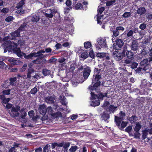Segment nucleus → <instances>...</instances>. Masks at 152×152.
<instances>
[{
  "label": "nucleus",
  "mask_w": 152,
  "mask_h": 152,
  "mask_svg": "<svg viewBox=\"0 0 152 152\" xmlns=\"http://www.w3.org/2000/svg\"><path fill=\"white\" fill-rule=\"evenodd\" d=\"M101 77L100 69L95 68L92 80V84L89 86V89L92 91L95 90L97 92L99 91V87L101 85L100 80Z\"/></svg>",
  "instance_id": "f257e3e1"
},
{
  "label": "nucleus",
  "mask_w": 152,
  "mask_h": 152,
  "mask_svg": "<svg viewBox=\"0 0 152 152\" xmlns=\"http://www.w3.org/2000/svg\"><path fill=\"white\" fill-rule=\"evenodd\" d=\"M119 50L120 51H115L113 53V56L115 57V59L118 61L120 60L125 57L126 53L128 51L127 47L126 45L124 46Z\"/></svg>",
  "instance_id": "f03ea898"
},
{
  "label": "nucleus",
  "mask_w": 152,
  "mask_h": 152,
  "mask_svg": "<svg viewBox=\"0 0 152 152\" xmlns=\"http://www.w3.org/2000/svg\"><path fill=\"white\" fill-rule=\"evenodd\" d=\"M18 45L16 42L10 41V51L12 50L13 53L16 54L19 57L22 58V55L21 50L19 48H18Z\"/></svg>",
  "instance_id": "7ed1b4c3"
},
{
  "label": "nucleus",
  "mask_w": 152,
  "mask_h": 152,
  "mask_svg": "<svg viewBox=\"0 0 152 152\" xmlns=\"http://www.w3.org/2000/svg\"><path fill=\"white\" fill-rule=\"evenodd\" d=\"M91 105L95 107L99 106L100 104L99 100H98L97 95L93 92L91 93Z\"/></svg>",
  "instance_id": "20e7f679"
},
{
  "label": "nucleus",
  "mask_w": 152,
  "mask_h": 152,
  "mask_svg": "<svg viewBox=\"0 0 152 152\" xmlns=\"http://www.w3.org/2000/svg\"><path fill=\"white\" fill-rule=\"evenodd\" d=\"M124 44L123 40L119 38L115 40V43L113 45L114 49L117 50H119L121 48Z\"/></svg>",
  "instance_id": "39448f33"
},
{
  "label": "nucleus",
  "mask_w": 152,
  "mask_h": 152,
  "mask_svg": "<svg viewBox=\"0 0 152 152\" xmlns=\"http://www.w3.org/2000/svg\"><path fill=\"white\" fill-rule=\"evenodd\" d=\"M9 39V37L7 36L5 37L3 39L4 41H5L3 44L4 53H6L7 51L10 52V42L9 40H8Z\"/></svg>",
  "instance_id": "423d86ee"
},
{
  "label": "nucleus",
  "mask_w": 152,
  "mask_h": 152,
  "mask_svg": "<svg viewBox=\"0 0 152 152\" xmlns=\"http://www.w3.org/2000/svg\"><path fill=\"white\" fill-rule=\"evenodd\" d=\"M0 97L1 100H2V103L3 104L4 106L8 109V113L10 112V104L8 102L10 100L9 98H6L5 95H0Z\"/></svg>",
  "instance_id": "0eeeda50"
},
{
  "label": "nucleus",
  "mask_w": 152,
  "mask_h": 152,
  "mask_svg": "<svg viewBox=\"0 0 152 152\" xmlns=\"http://www.w3.org/2000/svg\"><path fill=\"white\" fill-rule=\"evenodd\" d=\"M20 107L18 105L16 106L15 107H12L11 109L12 116L13 117L18 116L20 113L18 111L20 110Z\"/></svg>",
  "instance_id": "6e6552de"
},
{
  "label": "nucleus",
  "mask_w": 152,
  "mask_h": 152,
  "mask_svg": "<svg viewBox=\"0 0 152 152\" xmlns=\"http://www.w3.org/2000/svg\"><path fill=\"white\" fill-rule=\"evenodd\" d=\"M98 43L99 46H97L96 48L100 49L101 48H105L107 47V43L105 39L103 38L99 39L98 41Z\"/></svg>",
  "instance_id": "1a4fd4ad"
},
{
  "label": "nucleus",
  "mask_w": 152,
  "mask_h": 152,
  "mask_svg": "<svg viewBox=\"0 0 152 152\" xmlns=\"http://www.w3.org/2000/svg\"><path fill=\"white\" fill-rule=\"evenodd\" d=\"M91 70L90 67L87 66L84 68L83 71V76L85 79H87L90 75Z\"/></svg>",
  "instance_id": "9d476101"
},
{
  "label": "nucleus",
  "mask_w": 152,
  "mask_h": 152,
  "mask_svg": "<svg viewBox=\"0 0 152 152\" xmlns=\"http://www.w3.org/2000/svg\"><path fill=\"white\" fill-rule=\"evenodd\" d=\"M45 16L48 18H52L53 17V11L50 9L44 10L42 11Z\"/></svg>",
  "instance_id": "9b49d317"
},
{
  "label": "nucleus",
  "mask_w": 152,
  "mask_h": 152,
  "mask_svg": "<svg viewBox=\"0 0 152 152\" xmlns=\"http://www.w3.org/2000/svg\"><path fill=\"white\" fill-rule=\"evenodd\" d=\"M39 113L42 115H45L47 111V107L44 104L39 106L38 108Z\"/></svg>",
  "instance_id": "f8f14e48"
},
{
  "label": "nucleus",
  "mask_w": 152,
  "mask_h": 152,
  "mask_svg": "<svg viewBox=\"0 0 152 152\" xmlns=\"http://www.w3.org/2000/svg\"><path fill=\"white\" fill-rule=\"evenodd\" d=\"M138 43L135 40L133 41L131 45V48L133 51H136L138 49Z\"/></svg>",
  "instance_id": "ddd939ff"
},
{
  "label": "nucleus",
  "mask_w": 152,
  "mask_h": 152,
  "mask_svg": "<svg viewBox=\"0 0 152 152\" xmlns=\"http://www.w3.org/2000/svg\"><path fill=\"white\" fill-rule=\"evenodd\" d=\"M21 53L22 56H24L25 58L28 59H31L33 57H34V56L36 54L35 52L31 53L28 55H26L25 53L23 52H21Z\"/></svg>",
  "instance_id": "4468645a"
},
{
  "label": "nucleus",
  "mask_w": 152,
  "mask_h": 152,
  "mask_svg": "<svg viewBox=\"0 0 152 152\" xmlns=\"http://www.w3.org/2000/svg\"><path fill=\"white\" fill-rule=\"evenodd\" d=\"M108 111L110 113H114L115 111L118 110L117 106H114L112 104L109 106L108 107Z\"/></svg>",
  "instance_id": "2eb2a0df"
},
{
  "label": "nucleus",
  "mask_w": 152,
  "mask_h": 152,
  "mask_svg": "<svg viewBox=\"0 0 152 152\" xmlns=\"http://www.w3.org/2000/svg\"><path fill=\"white\" fill-rule=\"evenodd\" d=\"M20 144H18L15 142L13 145V147L10 148V152H16L17 150L19 147V145Z\"/></svg>",
  "instance_id": "dca6fc26"
},
{
  "label": "nucleus",
  "mask_w": 152,
  "mask_h": 152,
  "mask_svg": "<svg viewBox=\"0 0 152 152\" xmlns=\"http://www.w3.org/2000/svg\"><path fill=\"white\" fill-rule=\"evenodd\" d=\"M45 100L46 102L50 104H53L54 103V99L51 96L46 97Z\"/></svg>",
  "instance_id": "f3484780"
},
{
  "label": "nucleus",
  "mask_w": 152,
  "mask_h": 152,
  "mask_svg": "<svg viewBox=\"0 0 152 152\" xmlns=\"http://www.w3.org/2000/svg\"><path fill=\"white\" fill-rule=\"evenodd\" d=\"M101 117L103 120L106 121L110 118V115L107 112L104 111L102 113Z\"/></svg>",
  "instance_id": "a211bd4d"
},
{
  "label": "nucleus",
  "mask_w": 152,
  "mask_h": 152,
  "mask_svg": "<svg viewBox=\"0 0 152 152\" xmlns=\"http://www.w3.org/2000/svg\"><path fill=\"white\" fill-rule=\"evenodd\" d=\"M124 120H122L121 118L117 116H115V121L116 123V125L118 126H120L122 121Z\"/></svg>",
  "instance_id": "6ab92c4d"
},
{
  "label": "nucleus",
  "mask_w": 152,
  "mask_h": 152,
  "mask_svg": "<svg viewBox=\"0 0 152 152\" xmlns=\"http://www.w3.org/2000/svg\"><path fill=\"white\" fill-rule=\"evenodd\" d=\"M107 93H103L102 92H100L99 94L97 95V98H98V100L100 99L103 100L104 97H108L107 96Z\"/></svg>",
  "instance_id": "aec40b11"
},
{
  "label": "nucleus",
  "mask_w": 152,
  "mask_h": 152,
  "mask_svg": "<svg viewBox=\"0 0 152 152\" xmlns=\"http://www.w3.org/2000/svg\"><path fill=\"white\" fill-rule=\"evenodd\" d=\"M145 9L144 7H140L138 8L137 12L138 14L142 15L145 14L146 12Z\"/></svg>",
  "instance_id": "412c9836"
},
{
  "label": "nucleus",
  "mask_w": 152,
  "mask_h": 152,
  "mask_svg": "<svg viewBox=\"0 0 152 152\" xmlns=\"http://www.w3.org/2000/svg\"><path fill=\"white\" fill-rule=\"evenodd\" d=\"M142 140H144L147 138V136L148 135L147 128H145L144 130L142 131Z\"/></svg>",
  "instance_id": "4be33fe9"
},
{
  "label": "nucleus",
  "mask_w": 152,
  "mask_h": 152,
  "mask_svg": "<svg viewBox=\"0 0 152 152\" xmlns=\"http://www.w3.org/2000/svg\"><path fill=\"white\" fill-rule=\"evenodd\" d=\"M137 117L135 115H132L131 117H129L128 120L132 124H134L137 121Z\"/></svg>",
  "instance_id": "5701e85b"
},
{
  "label": "nucleus",
  "mask_w": 152,
  "mask_h": 152,
  "mask_svg": "<svg viewBox=\"0 0 152 152\" xmlns=\"http://www.w3.org/2000/svg\"><path fill=\"white\" fill-rule=\"evenodd\" d=\"M25 109L24 108H22L21 110L20 111V117L22 119H24L25 117L27 115V113L25 111Z\"/></svg>",
  "instance_id": "b1692460"
},
{
  "label": "nucleus",
  "mask_w": 152,
  "mask_h": 152,
  "mask_svg": "<svg viewBox=\"0 0 152 152\" xmlns=\"http://www.w3.org/2000/svg\"><path fill=\"white\" fill-rule=\"evenodd\" d=\"M142 128L141 124L139 122L136 123L134 130L135 132H139Z\"/></svg>",
  "instance_id": "393cba45"
},
{
  "label": "nucleus",
  "mask_w": 152,
  "mask_h": 152,
  "mask_svg": "<svg viewBox=\"0 0 152 152\" xmlns=\"http://www.w3.org/2000/svg\"><path fill=\"white\" fill-rule=\"evenodd\" d=\"M20 32H21L18 29L17 30L15 31L14 33H10V35H11L15 37H19L20 36Z\"/></svg>",
  "instance_id": "a878e982"
},
{
  "label": "nucleus",
  "mask_w": 152,
  "mask_h": 152,
  "mask_svg": "<svg viewBox=\"0 0 152 152\" xmlns=\"http://www.w3.org/2000/svg\"><path fill=\"white\" fill-rule=\"evenodd\" d=\"M126 56L128 59H131L133 58L134 53L129 51H128L126 54Z\"/></svg>",
  "instance_id": "bb28decb"
},
{
  "label": "nucleus",
  "mask_w": 152,
  "mask_h": 152,
  "mask_svg": "<svg viewBox=\"0 0 152 152\" xmlns=\"http://www.w3.org/2000/svg\"><path fill=\"white\" fill-rule=\"evenodd\" d=\"M50 72L51 71L50 70L46 68L43 69L42 70V74L45 76L49 75Z\"/></svg>",
  "instance_id": "cd10ccee"
},
{
  "label": "nucleus",
  "mask_w": 152,
  "mask_h": 152,
  "mask_svg": "<svg viewBox=\"0 0 152 152\" xmlns=\"http://www.w3.org/2000/svg\"><path fill=\"white\" fill-rule=\"evenodd\" d=\"M88 51L86 50L85 52H83L81 54V57L84 59H86L88 56Z\"/></svg>",
  "instance_id": "c85d7f7f"
},
{
  "label": "nucleus",
  "mask_w": 152,
  "mask_h": 152,
  "mask_svg": "<svg viewBox=\"0 0 152 152\" xmlns=\"http://www.w3.org/2000/svg\"><path fill=\"white\" fill-rule=\"evenodd\" d=\"M132 59H126L124 60V66L126 65H128L129 66V65H130L132 63Z\"/></svg>",
  "instance_id": "c756f323"
},
{
  "label": "nucleus",
  "mask_w": 152,
  "mask_h": 152,
  "mask_svg": "<svg viewBox=\"0 0 152 152\" xmlns=\"http://www.w3.org/2000/svg\"><path fill=\"white\" fill-rule=\"evenodd\" d=\"M39 19L40 18L39 16L36 15H34L33 16L31 20L32 22L34 23H36L39 20Z\"/></svg>",
  "instance_id": "7c9ffc66"
},
{
  "label": "nucleus",
  "mask_w": 152,
  "mask_h": 152,
  "mask_svg": "<svg viewBox=\"0 0 152 152\" xmlns=\"http://www.w3.org/2000/svg\"><path fill=\"white\" fill-rule=\"evenodd\" d=\"M27 24L26 23H24L20 26L18 29L20 32L22 31L25 30V29L26 27Z\"/></svg>",
  "instance_id": "2f4dec72"
},
{
  "label": "nucleus",
  "mask_w": 152,
  "mask_h": 152,
  "mask_svg": "<svg viewBox=\"0 0 152 152\" xmlns=\"http://www.w3.org/2000/svg\"><path fill=\"white\" fill-rule=\"evenodd\" d=\"M18 63L17 60L14 59L13 57H10V64L17 65Z\"/></svg>",
  "instance_id": "473e14b6"
},
{
  "label": "nucleus",
  "mask_w": 152,
  "mask_h": 152,
  "mask_svg": "<svg viewBox=\"0 0 152 152\" xmlns=\"http://www.w3.org/2000/svg\"><path fill=\"white\" fill-rule=\"evenodd\" d=\"M17 79L16 77L10 78V85L15 86L16 85Z\"/></svg>",
  "instance_id": "72a5a7b5"
},
{
  "label": "nucleus",
  "mask_w": 152,
  "mask_h": 152,
  "mask_svg": "<svg viewBox=\"0 0 152 152\" xmlns=\"http://www.w3.org/2000/svg\"><path fill=\"white\" fill-rule=\"evenodd\" d=\"M61 115V113L57 112L56 113L53 112L51 115L54 118H57Z\"/></svg>",
  "instance_id": "f704fd0d"
},
{
  "label": "nucleus",
  "mask_w": 152,
  "mask_h": 152,
  "mask_svg": "<svg viewBox=\"0 0 152 152\" xmlns=\"http://www.w3.org/2000/svg\"><path fill=\"white\" fill-rule=\"evenodd\" d=\"M84 47L85 48H89L91 47V44L89 42H86L84 43Z\"/></svg>",
  "instance_id": "c9c22d12"
},
{
  "label": "nucleus",
  "mask_w": 152,
  "mask_h": 152,
  "mask_svg": "<svg viewBox=\"0 0 152 152\" xmlns=\"http://www.w3.org/2000/svg\"><path fill=\"white\" fill-rule=\"evenodd\" d=\"M148 51L147 50L146 48H144L142 50L141 53L142 55L145 56L148 54Z\"/></svg>",
  "instance_id": "e433bc0d"
},
{
  "label": "nucleus",
  "mask_w": 152,
  "mask_h": 152,
  "mask_svg": "<svg viewBox=\"0 0 152 152\" xmlns=\"http://www.w3.org/2000/svg\"><path fill=\"white\" fill-rule=\"evenodd\" d=\"M140 133L139 132H135V133L134 135L132 136H134V138L136 139H140Z\"/></svg>",
  "instance_id": "4c0bfd02"
},
{
  "label": "nucleus",
  "mask_w": 152,
  "mask_h": 152,
  "mask_svg": "<svg viewBox=\"0 0 152 152\" xmlns=\"http://www.w3.org/2000/svg\"><path fill=\"white\" fill-rule=\"evenodd\" d=\"M78 147L77 146H72L69 149L70 152H75L78 149Z\"/></svg>",
  "instance_id": "58836bf2"
},
{
  "label": "nucleus",
  "mask_w": 152,
  "mask_h": 152,
  "mask_svg": "<svg viewBox=\"0 0 152 152\" xmlns=\"http://www.w3.org/2000/svg\"><path fill=\"white\" fill-rule=\"evenodd\" d=\"M36 54L34 56L35 57H37L39 58L40 59H42V56H43V54L41 53H39V51H38L37 53L35 52Z\"/></svg>",
  "instance_id": "ea45409f"
},
{
  "label": "nucleus",
  "mask_w": 152,
  "mask_h": 152,
  "mask_svg": "<svg viewBox=\"0 0 152 152\" xmlns=\"http://www.w3.org/2000/svg\"><path fill=\"white\" fill-rule=\"evenodd\" d=\"M47 111L48 114L51 115L54 112V111L53 110V108L51 106L48 107L47 108Z\"/></svg>",
  "instance_id": "a19ab883"
},
{
  "label": "nucleus",
  "mask_w": 152,
  "mask_h": 152,
  "mask_svg": "<svg viewBox=\"0 0 152 152\" xmlns=\"http://www.w3.org/2000/svg\"><path fill=\"white\" fill-rule=\"evenodd\" d=\"M150 58L148 57L147 58H146L145 59L143 60L142 61L141 63H142V64H146L149 62V63H150L152 61V60H150Z\"/></svg>",
  "instance_id": "79ce46f5"
},
{
  "label": "nucleus",
  "mask_w": 152,
  "mask_h": 152,
  "mask_svg": "<svg viewBox=\"0 0 152 152\" xmlns=\"http://www.w3.org/2000/svg\"><path fill=\"white\" fill-rule=\"evenodd\" d=\"M131 16V13L129 12H126L124 13L122 15L123 18H127Z\"/></svg>",
  "instance_id": "37998d69"
},
{
  "label": "nucleus",
  "mask_w": 152,
  "mask_h": 152,
  "mask_svg": "<svg viewBox=\"0 0 152 152\" xmlns=\"http://www.w3.org/2000/svg\"><path fill=\"white\" fill-rule=\"evenodd\" d=\"M116 2V1L114 0H111L108 1H107L106 3V5L107 6H109L112 5L113 4H114Z\"/></svg>",
  "instance_id": "c03bdc74"
},
{
  "label": "nucleus",
  "mask_w": 152,
  "mask_h": 152,
  "mask_svg": "<svg viewBox=\"0 0 152 152\" xmlns=\"http://www.w3.org/2000/svg\"><path fill=\"white\" fill-rule=\"evenodd\" d=\"M83 7V5L81 3H78L75 6V9L77 10L81 9Z\"/></svg>",
  "instance_id": "a18cd8bd"
},
{
  "label": "nucleus",
  "mask_w": 152,
  "mask_h": 152,
  "mask_svg": "<svg viewBox=\"0 0 152 152\" xmlns=\"http://www.w3.org/2000/svg\"><path fill=\"white\" fill-rule=\"evenodd\" d=\"M112 31L113 32V35L115 37L118 36L120 33L119 31H118L116 28V29L113 30Z\"/></svg>",
  "instance_id": "49530a36"
},
{
  "label": "nucleus",
  "mask_w": 152,
  "mask_h": 152,
  "mask_svg": "<svg viewBox=\"0 0 152 152\" xmlns=\"http://www.w3.org/2000/svg\"><path fill=\"white\" fill-rule=\"evenodd\" d=\"M138 65V64L136 62H132V63L130 65V67L132 69H134L135 68H136L137 66Z\"/></svg>",
  "instance_id": "de8ad7c7"
},
{
  "label": "nucleus",
  "mask_w": 152,
  "mask_h": 152,
  "mask_svg": "<svg viewBox=\"0 0 152 152\" xmlns=\"http://www.w3.org/2000/svg\"><path fill=\"white\" fill-rule=\"evenodd\" d=\"M148 54L149 57H148L150 58V60H152V48L149 49V51H148Z\"/></svg>",
  "instance_id": "09e8293b"
},
{
  "label": "nucleus",
  "mask_w": 152,
  "mask_h": 152,
  "mask_svg": "<svg viewBox=\"0 0 152 152\" xmlns=\"http://www.w3.org/2000/svg\"><path fill=\"white\" fill-rule=\"evenodd\" d=\"M75 69V66L74 64H72L70 65V68L69 69V71L70 72H73Z\"/></svg>",
  "instance_id": "8fccbe9b"
},
{
  "label": "nucleus",
  "mask_w": 152,
  "mask_h": 152,
  "mask_svg": "<svg viewBox=\"0 0 152 152\" xmlns=\"http://www.w3.org/2000/svg\"><path fill=\"white\" fill-rule=\"evenodd\" d=\"M120 116L119 117L121 118L122 120H124V117L126 116V114L125 113L123 112L122 111H121L119 113Z\"/></svg>",
  "instance_id": "3c124183"
},
{
  "label": "nucleus",
  "mask_w": 152,
  "mask_h": 152,
  "mask_svg": "<svg viewBox=\"0 0 152 152\" xmlns=\"http://www.w3.org/2000/svg\"><path fill=\"white\" fill-rule=\"evenodd\" d=\"M146 24L144 23H141L139 26V28L142 30H144L146 28Z\"/></svg>",
  "instance_id": "603ef678"
},
{
  "label": "nucleus",
  "mask_w": 152,
  "mask_h": 152,
  "mask_svg": "<svg viewBox=\"0 0 152 152\" xmlns=\"http://www.w3.org/2000/svg\"><path fill=\"white\" fill-rule=\"evenodd\" d=\"M8 80H6L4 81V84L3 85V87L4 88H8L9 86L10 83L8 82Z\"/></svg>",
  "instance_id": "864d4df0"
},
{
  "label": "nucleus",
  "mask_w": 152,
  "mask_h": 152,
  "mask_svg": "<svg viewBox=\"0 0 152 152\" xmlns=\"http://www.w3.org/2000/svg\"><path fill=\"white\" fill-rule=\"evenodd\" d=\"M56 60L57 59L56 58H51L48 61L47 63H48L53 64L56 61Z\"/></svg>",
  "instance_id": "5fc2aeb1"
},
{
  "label": "nucleus",
  "mask_w": 152,
  "mask_h": 152,
  "mask_svg": "<svg viewBox=\"0 0 152 152\" xmlns=\"http://www.w3.org/2000/svg\"><path fill=\"white\" fill-rule=\"evenodd\" d=\"M24 4V2L23 1H20L19 2V3L18 4V5L17 6V8L18 9L21 8L22 7V6Z\"/></svg>",
  "instance_id": "6e6d98bb"
},
{
  "label": "nucleus",
  "mask_w": 152,
  "mask_h": 152,
  "mask_svg": "<svg viewBox=\"0 0 152 152\" xmlns=\"http://www.w3.org/2000/svg\"><path fill=\"white\" fill-rule=\"evenodd\" d=\"M132 129V126H129L127 127L125 129V131L128 133H130Z\"/></svg>",
  "instance_id": "4d7b16f0"
},
{
  "label": "nucleus",
  "mask_w": 152,
  "mask_h": 152,
  "mask_svg": "<svg viewBox=\"0 0 152 152\" xmlns=\"http://www.w3.org/2000/svg\"><path fill=\"white\" fill-rule=\"evenodd\" d=\"M142 71H143L142 68L141 67H139L135 70V72L136 73H138L140 74H142Z\"/></svg>",
  "instance_id": "13d9d810"
},
{
  "label": "nucleus",
  "mask_w": 152,
  "mask_h": 152,
  "mask_svg": "<svg viewBox=\"0 0 152 152\" xmlns=\"http://www.w3.org/2000/svg\"><path fill=\"white\" fill-rule=\"evenodd\" d=\"M39 58H37L36 59L33 60L32 62L33 63L36 64H40L41 62L39 60Z\"/></svg>",
  "instance_id": "bf43d9fd"
},
{
  "label": "nucleus",
  "mask_w": 152,
  "mask_h": 152,
  "mask_svg": "<svg viewBox=\"0 0 152 152\" xmlns=\"http://www.w3.org/2000/svg\"><path fill=\"white\" fill-rule=\"evenodd\" d=\"M37 91L38 90L37 88L34 87L31 90L30 92L31 94H34L37 92Z\"/></svg>",
  "instance_id": "052dcab7"
},
{
  "label": "nucleus",
  "mask_w": 152,
  "mask_h": 152,
  "mask_svg": "<svg viewBox=\"0 0 152 152\" xmlns=\"http://www.w3.org/2000/svg\"><path fill=\"white\" fill-rule=\"evenodd\" d=\"M90 57L93 58H94L95 55L93 50H91L88 54Z\"/></svg>",
  "instance_id": "680f3d73"
},
{
  "label": "nucleus",
  "mask_w": 152,
  "mask_h": 152,
  "mask_svg": "<svg viewBox=\"0 0 152 152\" xmlns=\"http://www.w3.org/2000/svg\"><path fill=\"white\" fill-rule=\"evenodd\" d=\"M116 29L119 31L120 33L122 31L124 30V28L122 26H118L116 27Z\"/></svg>",
  "instance_id": "e2e57ef3"
},
{
  "label": "nucleus",
  "mask_w": 152,
  "mask_h": 152,
  "mask_svg": "<svg viewBox=\"0 0 152 152\" xmlns=\"http://www.w3.org/2000/svg\"><path fill=\"white\" fill-rule=\"evenodd\" d=\"M7 67V66L2 61H0V67L1 68H5L6 69Z\"/></svg>",
  "instance_id": "0e129e2a"
},
{
  "label": "nucleus",
  "mask_w": 152,
  "mask_h": 152,
  "mask_svg": "<svg viewBox=\"0 0 152 152\" xmlns=\"http://www.w3.org/2000/svg\"><path fill=\"white\" fill-rule=\"evenodd\" d=\"M134 33H135L134 31H133L132 30H131L127 32V36L128 37H130L133 35Z\"/></svg>",
  "instance_id": "69168bd1"
},
{
  "label": "nucleus",
  "mask_w": 152,
  "mask_h": 152,
  "mask_svg": "<svg viewBox=\"0 0 152 152\" xmlns=\"http://www.w3.org/2000/svg\"><path fill=\"white\" fill-rule=\"evenodd\" d=\"M65 97H64L63 98L61 99V104L64 105H66L67 104V103L65 101Z\"/></svg>",
  "instance_id": "338daca9"
},
{
  "label": "nucleus",
  "mask_w": 152,
  "mask_h": 152,
  "mask_svg": "<svg viewBox=\"0 0 152 152\" xmlns=\"http://www.w3.org/2000/svg\"><path fill=\"white\" fill-rule=\"evenodd\" d=\"M28 115L30 118H32L34 116V111L31 110L28 112Z\"/></svg>",
  "instance_id": "774afa93"
}]
</instances>
